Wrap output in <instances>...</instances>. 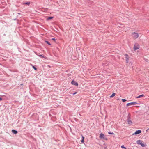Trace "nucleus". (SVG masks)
Instances as JSON below:
<instances>
[{
  "mask_svg": "<svg viewBox=\"0 0 149 149\" xmlns=\"http://www.w3.org/2000/svg\"><path fill=\"white\" fill-rule=\"evenodd\" d=\"M116 95V93H114L112 94L110 96V98H112L114 97Z\"/></svg>",
  "mask_w": 149,
  "mask_h": 149,
  "instance_id": "nucleus-11",
  "label": "nucleus"
},
{
  "mask_svg": "<svg viewBox=\"0 0 149 149\" xmlns=\"http://www.w3.org/2000/svg\"><path fill=\"white\" fill-rule=\"evenodd\" d=\"M121 148L126 149V148L123 145H122L121 146Z\"/></svg>",
  "mask_w": 149,
  "mask_h": 149,
  "instance_id": "nucleus-16",
  "label": "nucleus"
},
{
  "mask_svg": "<svg viewBox=\"0 0 149 149\" xmlns=\"http://www.w3.org/2000/svg\"><path fill=\"white\" fill-rule=\"evenodd\" d=\"M141 130H138L136 131L134 134H133V135H134V134L136 135L139 134L140 133H141Z\"/></svg>",
  "mask_w": 149,
  "mask_h": 149,
  "instance_id": "nucleus-6",
  "label": "nucleus"
},
{
  "mask_svg": "<svg viewBox=\"0 0 149 149\" xmlns=\"http://www.w3.org/2000/svg\"><path fill=\"white\" fill-rule=\"evenodd\" d=\"M136 143L138 144L141 145L142 147H145L147 146L146 143H142V141L140 140H137L136 141Z\"/></svg>",
  "mask_w": 149,
  "mask_h": 149,
  "instance_id": "nucleus-1",
  "label": "nucleus"
},
{
  "mask_svg": "<svg viewBox=\"0 0 149 149\" xmlns=\"http://www.w3.org/2000/svg\"><path fill=\"white\" fill-rule=\"evenodd\" d=\"M103 139L106 140H107V139L106 137H105L104 136V138H103Z\"/></svg>",
  "mask_w": 149,
  "mask_h": 149,
  "instance_id": "nucleus-20",
  "label": "nucleus"
},
{
  "mask_svg": "<svg viewBox=\"0 0 149 149\" xmlns=\"http://www.w3.org/2000/svg\"><path fill=\"white\" fill-rule=\"evenodd\" d=\"M122 100L123 102H124L125 101H126L127 100L125 99H122Z\"/></svg>",
  "mask_w": 149,
  "mask_h": 149,
  "instance_id": "nucleus-17",
  "label": "nucleus"
},
{
  "mask_svg": "<svg viewBox=\"0 0 149 149\" xmlns=\"http://www.w3.org/2000/svg\"><path fill=\"white\" fill-rule=\"evenodd\" d=\"M2 100V99L0 97V101H1Z\"/></svg>",
  "mask_w": 149,
  "mask_h": 149,
  "instance_id": "nucleus-24",
  "label": "nucleus"
},
{
  "mask_svg": "<svg viewBox=\"0 0 149 149\" xmlns=\"http://www.w3.org/2000/svg\"><path fill=\"white\" fill-rule=\"evenodd\" d=\"M108 133L110 134H114V133H111L109 132H108Z\"/></svg>",
  "mask_w": 149,
  "mask_h": 149,
  "instance_id": "nucleus-18",
  "label": "nucleus"
},
{
  "mask_svg": "<svg viewBox=\"0 0 149 149\" xmlns=\"http://www.w3.org/2000/svg\"><path fill=\"white\" fill-rule=\"evenodd\" d=\"M139 48V46L138 44L137 43H136L135 44L134 47V51H135L138 49Z\"/></svg>",
  "mask_w": 149,
  "mask_h": 149,
  "instance_id": "nucleus-3",
  "label": "nucleus"
},
{
  "mask_svg": "<svg viewBox=\"0 0 149 149\" xmlns=\"http://www.w3.org/2000/svg\"><path fill=\"white\" fill-rule=\"evenodd\" d=\"M82 139L81 141V142L82 143H84V136H82Z\"/></svg>",
  "mask_w": 149,
  "mask_h": 149,
  "instance_id": "nucleus-13",
  "label": "nucleus"
},
{
  "mask_svg": "<svg viewBox=\"0 0 149 149\" xmlns=\"http://www.w3.org/2000/svg\"><path fill=\"white\" fill-rule=\"evenodd\" d=\"M12 132L15 134H16L17 133V132L16 130H12Z\"/></svg>",
  "mask_w": 149,
  "mask_h": 149,
  "instance_id": "nucleus-9",
  "label": "nucleus"
},
{
  "mask_svg": "<svg viewBox=\"0 0 149 149\" xmlns=\"http://www.w3.org/2000/svg\"><path fill=\"white\" fill-rule=\"evenodd\" d=\"M76 93H77V92H75V93H74L73 94V95H75V94H76Z\"/></svg>",
  "mask_w": 149,
  "mask_h": 149,
  "instance_id": "nucleus-23",
  "label": "nucleus"
},
{
  "mask_svg": "<svg viewBox=\"0 0 149 149\" xmlns=\"http://www.w3.org/2000/svg\"><path fill=\"white\" fill-rule=\"evenodd\" d=\"M71 83L72 84L78 86V84L77 82L75 81L74 80H73L71 82Z\"/></svg>",
  "mask_w": 149,
  "mask_h": 149,
  "instance_id": "nucleus-5",
  "label": "nucleus"
},
{
  "mask_svg": "<svg viewBox=\"0 0 149 149\" xmlns=\"http://www.w3.org/2000/svg\"><path fill=\"white\" fill-rule=\"evenodd\" d=\"M33 68L35 70H36L37 69L36 68H35L34 66H33Z\"/></svg>",
  "mask_w": 149,
  "mask_h": 149,
  "instance_id": "nucleus-21",
  "label": "nucleus"
},
{
  "mask_svg": "<svg viewBox=\"0 0 149 149\" xmlns=\"http://www.w3.org/2000/svg\"><path fill=\"white\" fill-rule=\"evenodd\" d=\"M104 135L102 133H101L100 134L99 137L100 139H102L104 138Z\"/></svg>",
  "mask_w": 149,
  "mask_h": 149,
  "instance_id": "nucleus-8",
  "label": "nucleus"
},
{
  "mask_svg": "<svg viewBox=\"0 0 149 149\" xmlns=\"http://www.w3.org/2000/svg\"><path fill=\"white\" fill-rule=\"evenodd\" d=\"M125 58L126 59V62L128 63V60L129 59L128 55L127 54H125Z\"/></svg>",
  "mask_w": 149,
  "mask_h": 149,
  "instance_id": "nucleus-7",
  "label": "nucleus"
},
{
  "mask_svg": "<svg viewBox=\"0 0 149 149\" xmlns=\"http://www.w3.org/2000/svg\"><path fill=\"white\" fill-rule=\"evenodd\" d=\"M40 56V57H43V56L42 55H40L39 56Z\"/></svg>",
  "mask_w": 149,
  "mask_h": 149,
  "instance_id": "nucleus-25",
  "label": "nucleus"
},
{
  "mask_svg": "<svg viewBox=\"0 0 149 149\" xmlns=\"http://www.w3.org/2000/svg\"><path fill=\"white\" fill-rule=\"evenodd\" d=\"M53 17H49L47 19V20H50L53 18Z\"/></svg>",
  "mask_w": 149,
  "mask_h": 149,
  "instance_id": "nucleus-12",
  "label": "nucleus"
},
{
  "mask_svg": "<svg viewBox=\"0 0 149 149\" xmlns=\"http://www.w3.org/2000/svg\"><path fill=\"white\" fill-rule=\"evenodd\" d=\"M128 123L129 124H131L132 123V122L131 120H129L128 121Z\"/></svg>",
  "mask_w": 149,
  "mask_h": 149,
  "instance_id": "nucleus-15",
  "label": "nucleus"
},
{
  "mask_svg": "<svg viewBox=\"0 0 149 149\" xmlns=\"http://www.w3.org/2000/svg\"><path fill=\"white\" fill-rule=\"evenodd\" d=\"M52 40H53L54 41H55V38H52Z\"/></svg>",
  "mask_w": 149,
  "mask_h": 149,
  "instance_id": "nucleus-22",
  "label": "nucleus"
},
{
  "mask_svg": "<svg viewBox=\"0 0 149 149\" xmlns=\"http://www.w3.org/2000/svg\"><path fill=\"white\" fill-rule=\"evenodd\" d=\"M144 95L143 94H142L141 95H140L139 96H138L136 98H140L142 97H143L144 96Z\"/></svg>",
  "mask_w": 149,
  "mask_h": 149,
  "instance_id": "nucleus-10",
  "label": "nucleus"
},
{
  "mask_svg": "<svg viewBox=\"0 0 149 149\" xmlns=\"http://www.w3.org/2000/svg\"><path fill=\"white\" fill-rule=\"evenodd\" d=\"M137 103L136 102H132L130 103H127V106H129L130 105H135L137 104Z\"/></svg>",
  "mask_w": 149,
  "mask_h": 149,
  "instance_id": "nucleus-4",
  "label": "nucleus"
},
{
  "mask_svg": "<svg viewBox=\"0 0 149 149\" xmlns=\"http://www.w3.org/2000/svg\"><path fill=\"white\" fill-rule=\"evenodd\" d=\"M24 4L25 5H29L30 4V3L29 2L25 3H24Z\"/></svg>",
  "mask_w": 149,
  "mask_h": 149,
  "instance_id": "nucleus-14",
  "label": "nucleus"
},
{
  "mask_svg": "<svg viewBox=\"0 0 149 149\" xmlns=\"http://www.w3.org/2000/svg\"><path fill=\"white\" fill-rule=\"evenodd\" d=\"M132 36L133 38L134 39H136L139 36V34L135 32H133L132 33Z\"/></svg>",
  "mask_w": 149,
  "mask_h": 149,
  "instance_id": "nucleus-2",
  "label": "nucleus"
},
{
  "mask_svg": "<svg viewBox=\"0 0 149 149\" xmlns=\"http://www.w3.org/2000/svg\"><path fill=\"white\" fill-rule=\"evenodd\" d=\"M46 42L49 45H51V44L49 43V42H48L47 41H46Z\"/></svg>",
  "mask_w": 149,
  "mask_h": 149,
  "instance_id": "nucleus-19",
  "label": "nucleus"
}]
</instances>
